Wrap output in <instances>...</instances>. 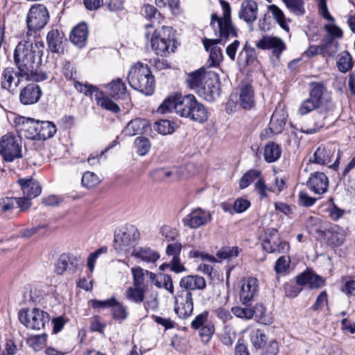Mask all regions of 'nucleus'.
Instances as JSON below:
<instances>
[{
	"label": "nucleus",
	"mask_w": 355,
	"mask_h": 355,
	"mask_svg": "<svg viewBox=\"0 0 355 355\" xmlns=\"http://www.w3.org/2000/svg\"><path fill=\"white\" fill-rule=\"evenodd\" d=\"M76 260L74 257L67 254H62L60 256L55 263V272L58 275H62L67 269L76 267Z\"/></svg>",
	"instance_id": "obj_32"
},
{
	"label": "nucleus",
	"mask_w": 355,
	"mask_h": 355,
	"mask_svg": "<svg viewBox=\"0 0 355 355\" xmlns=\"http://www.w3.org/2000/svg\"><path fill=\"white\" fill-rule=\"evenodd\" d=\"M49 20V14L46 7L43 4L33 5L26 17V24L28 28L27 35L32 32L40 31L44 28Z\"/></svg>",
	"instance_id": "obj_4"
},
{
	"label": "nucleus",
	"mask_w": 355,
	"mask_h": 355,
	"mask_svg": "<svg viewBox=\"0 0 355 355\" xmlns=\"http://www.w3.org/2000/svg\"><path fill=\"white\" fill-rule=\"evenodd\" d=\"M174 109L181 117L188 118L198 123H204L208 119V112L193 94H176L164 101L157 112L165 114Z\"/></svg>",
	"instance_id": "obj_2"
},
{
	"label": "nucleus",
	"mask_w": 355,
	"mask_h": 355,
	"mask_svg": "<svg viewBox=\"0 0 355 355\" xmlns=\"http://www.w3.org/2000/svg\"><path fill=\"white\" fill-rule=\"evenodd\" d=\"M210 26L216 33L218 32L220 37L218 39H222V41L237 36V30L232 21L211 19Z\"/></svg>",
	"instance_id": "obj_15"
},
{
	"label": "nucleus",
	"mask_w": 355,
	"mask_h": 355,
	"mask_svg": "<svg viewBox=\"0 0 355 355\" xmlns=\"http://www.w3.org/2000/svg\"><path fill=\"white\" fill-rule=\"evenodd\" d=\"M107 252V247H102L95 252L91 253L87 258V266L89 271L92 272L94 270L95 262L97 258L103 253H106Z\"/></svg>",
	"instance_id": "obj_62"
},
{
	"label": "nucleus",
	"mask_w": 355,
	"mask_h": 355,
	"mask_svg": "<svg viewBox=\"0 0 355 355\" xmlns=\"http://www.w3.org/2000/svg\"><path fill=\"white\" fill-rule=\"evenodd\" d=\"M16 198H5L0 201L1 210L5 213L16 209Z\"/></svg>",
	"instance_id": "obj_64"
},
{
	"label": "nucleus",
	"mask_w": 355,
	"mask_h": 355,
	"mask_svg": "<svg viewBox=\"0 0 355 355\" xmlns=\"http://www.w3.org/2000/svg\"><path fill=\"white\" fill-rule=\"evenodd\" d=\"M156 5L159 8H168V9L175 14L179 8V0H155Z\"/></svg>",
	"instance_id": "obj_61"
},
{
	"label": "nucleus",
	"mask_w": 355,
	"mask_h": 355,
	"mask_svg": "<svg viewBox=\"0 0 355 355\" xmlns=\"http://www.w3.org/2000/svg\"><path fill=\"white\" fill-rule=\"evenodd\" d=\"M258 292V281L256 278L249 277L243 280L241 291L240 300L243 304H250Z\"/></svg>",
	"instance_id": "obj_14"
},
{
	"label": "nucleus",
	"mask_w": 355,
	"mask_h": 355,
	"mask_svg": "<svg viewBox=\"0 0 355 355\" xmlns=\"http://www.w3.org/2000/svg\"><path fill=\"white\" fill-rule=\"evenodd\" d=\"M39 133L37 140H46L51 138L55 134L57 128L55 125L49 121H39Z\"/></svg>",
	"instance_id": "obj_34"
},
{
	"label": "nucleus",
	"mask_w": 355,
	"mask_h": 355,
	"mask_svg": "<svg viewBox=\"0 0 355 355\" xmlns=\"http://www.w3.org/2000/svg\"><path fill=\"white\" fill-rule=\"evenodd\" d=\"M250 340L256 349H261L266 345L267 336L263 330L257 329L250 331Z\"/></svg>",
	"instance_id": "obj_42"
},
{
	"label": "nucleus",
	"mask_w": 355,
	"mask_h": 355,
	"mask_svg": "<svg viewBox=\"0 0 355 355\" xmlns=\"http://www.w3.org/2000/svg\"><path fill=\"white\" fill-rule=\"evenodd\" d=\"M282 150L279 146L274 142L266 144L264 147L263 157L268 163L277 161L281 156Z\"/></svg>",
	"instance_id": "obj_36"
},
{
	"label": "nucleus",
	"mask_w": 355,
	"mask_h": 355,
	"mask_svg": "<svg viewBox=\"0 0 355 355\" xmlns=\"http://www.w3.org/2000/svg\"><path fill=\"white\" fill-rule=\"evenodd\" d=\"M148 123L141 119H135L130 121L123 130L125 136L132 137L136 135L142 134Z\"/></svg>",
	"instance_id": "obj_30"
},
{
	"label": "nucleus",
	"mask_w": 355,
	"mask_h": 355,
	"mask_svg": "<svg viewBox=\"0 0 355 355\" xmlns=\"http://www.w3.org/2000/svg\"><path fill=\"white\" fill-rule=\"evenodd\" d=\"M272 239H279L278 232L275 228H268L265 230L263 239L262 242V247L266 251H274L275 249L272 248L270 242Z\"/></svg>",
	"instance_id": "obj_49"
},
{
	"label": "nucleus",
	"mask_w": 355,
	"mask_h": 355,
	"mask_svg": "<svg viewBox=\"0 0 355 355\" xmlns=\"http://www.w3.org/2000/svg\"><path fill=\"white\" fill-rule=\"evenodd\" d=\"M0 153L6 162H12L22 157L21 140L12 133L3 135L0 139Z\"/></svg>",
	"instance_id": "obj_6"
},
{
	"label": "nucleus",
	"mask_w": 355,
	"mask_h": 355,
	"mask_svg": "<svg viewBox=\"0 0 355 355\" xmlns=\"http://www.w3.org/2000/svg\"><path fill=\"white\" fill-rule=\"evenodd\" d=\"M37 126H39V120L28 118L23 121L22 124L19 125V130L25 137L33 140H37L38 134L37 133Z\"/></svg>",
	"instance_id": "obj_24"
},
{
	"label": "nucleus",
	"mask_w": 355,
	"mask_h": 355,
	"mask_svg": "<svg viewBox=\"0 0 355 355\" xmlns=\"http://www.w3.org/2000/svg\"><path fill=\"white\" fill-rule=\"evenodd\" d=\"M46 40L49 49L51 52L64 53V42H67V39L62 33L58 30H51L47 34Z\"/></svg>",
	"instance_id": "obj_18"
},
{
	"label": "nucleus",
	"mask_w": 355,
	"mask_h": 355,
	"mask_svg": "<svg viewBox=\"0 0 355 355\" xmlns=\"http://www.w3.org/2000/svg\"><path fill=\"white\" fill-rule=\"evenodd\" d=\"M206 73H209V71L201 68L190 73L187 78L188 87L191 89L198 90L202 85V82L207 79V77H205Z\"/></svg>",
	"instance_id": "obj_31"
},
{
	"label": "nucleus",
	"mask_w": 355,
	"mask_h": 355,
	"mask_svg": "<svg viewBox=\"0 0 355 355\" xmlns=\"http://www.w3.org/2000/svg\"><path fill=\"white\" fill-rule=\"evenodd\" d=\"M160 234L164 236L168 241H173L178 236V232L174 227L164 225L160 228Z\"/></svg>",
	"instance_id": "obj_63"
},
{
	"label": "nucleus",
	"mask_w": 355,
	"mask_h": 355,
	"mask_svg": "<svg viewBox=\"0 0 355 355\" xmlns=\"http://www.w3.org/2000/svg\"><path fill=\"white\" fill-rule=\"evenodd\" d=\"M110 95L116 99H125L128 97V94L126 91V86L121 79H116L112 80L107 86Z\"/></svg>",
	"instance_id": "obj_26"
},
{
	"label": "nucleus",
	"mask_w": 355,
	"mask_h": 355,
	"mask_svg": "<svg viewBox=\"0 0 355 355\" xmlns=\"http://www.w3.org/2000/svg\"><path fill=\"white\" fill-rule=\"evenodd\" d=\"M132 255L147 263H155L159 258L158 252L149 248L135 249L132 252Z\"/></svg>",
	"instance_id": "obj_35"
},
{
	"label": "nucleus",
	"mask_w": 355,
	"mask_h": 355,
	"mask_svg": "<svg viewBox=\"0 0 355 355\" xmlns=\"http://www.w3.org/2000/svg\"><path fill=\"white\" fill-rule=\"evenodd\" d=\"M146 32L145 33L146 37L149 38L152 35L151 37H157L158 40L166 41L168 43L172 44L171 50L172 52L174 51L175 46V35L172 27L162 26L161 29L154 30L153 24H149L146 25Z\"/></svg>",
	"instance_id": "obj_12"
},
{
	"label": "nucleus",
	"mask_w": 355,
	"mask_h": 355,
	"mask_svg": "<svg viewBox=\"0 0 355 355\" xmlns=\"http://www.w3.org/2000/svg\"><path fill=\"white\" fill-rule=\"evenodd\" d=\"M327 242L330 245L340 246L345 240V233L343 228L337 225L330 226Z\"/></svg>",
	"instance_id": "obj_27"
},
{
	"label": "nucleus",
	"mask_w": 355,
	"mask_h": 355,
	"mask_svg": "<svg viewBox=\"0 0 355 355\" xmlns=\"http://www.w3.org/2000/svg\"><path fill=\"white\" fill-rule=\"evenodd\" d=\"M135 145L137 148V153L141 156L146 155L150 148V141L144 137L136 138Z\"/></svg>",
	"instance_id": "obj_53"
},
{
	"label": "nucleus",
	"mask_w": 355,
	"mask_h": 355,
	"mask_svg": "<svg viewBox=\"0 0 355 355\" xmlns=\"http://www.w3.org/2000/svg\"><path fill=\"white\" fill-rule=\"evenodd\" d=\"M147 290L135 286H129L124 292L125 298L130 302L141 304L145 300Z\"/></svg>",
	"instance_id": "obj_28"
},
{
	"label": "nucleus",
	"mask_w": 355,
	"mask_h": 355,
	"mask_svg": "<svg viewBox=\"0 0 355 355\" xmlns=\"http://www.w3.org/2000/svg\"><path fill=\"white\" fill-rule=\"evenodd\" d=\"M309 98L320 105L322 96L325 91L322 82H311L309 83Z\"/></svg>",
	"instance_id": "obj_39"
},
{
	"label": "nucleus",
	"mask_w": 355,
	"mask_h": 355,
	"mask_svg": "<svg viewBox=\"0 0 355 355\" xmlns=\"http://www.w3.org/2000/svg\"><path fill=\"white\" fill-rule=\"evenodd\" d=\"M306 185L312 192L321 195L327 191L329 180L324 173L315 172L311 174Z\"/></svg>",
	"instance_id": "obj_16"
},
{
	"label": "nucleus",
	"mask_w": 355,
	"mask_h": 355,
	"mask_svg": "<svg viewBox=\"0 0 355 355\" xmlns=\"http://www.w3.org/2000/svg\"><path fill=\"white\" fill-rule=\"evenodd\" d=\"M212 219L211 214L209 211L201 208H196L187 215L183 219L182 223L184 226L191 229H197L205 225Z\"/></svg>",
	"instance_id": "obj_10"
},
{
	"label": "nucleus",
	"mask_w": 355,
	"mask_h": 355,
	"mask_svg": "<svg viewBox=\"0 0 355 355\" xmlns=\"http://www.w3.org/2000/svg\"><path fill=\"white\" fill-rule=\"evenodd\" d=\"M239 104L245 110H250L253 107L254 89L252 85L246 84L241 88Z\"/></svg>",
	"instance_id": "obj_25"
},
{
	"label": "nucleus",
	"mask_w": 355,
	"mask_h": 355,
	"mask_svg": "<svg viewBox=\"0 0 355 355\" xmlns=\"http://www.w3.org/2000/svg\"><path fill=\"white\" fill-rule=\"evenodd\" d=\"M100 94L102 95V96L96 98L97 104L99 106L114 113H118L120 111L119 106L112 100H111L109 97L103 95L102 92H101Z\"/></svg>",
	"instance_id": "obj_48"
},
{
	"label": "nucleus",
	"mask_w": 355,
	"mask_h": 355,
	"mask_svg": "<svg viewBox=\"0 0 355 355\" xmlns=\"http://www.w3.org/2000/svg\"><path fill=\"white\" fill-rule=\"evenodd\" d=\"M319 107L320 105L309 97L307 99L302 102L298 109V112L301 115H304Z\"/></svg>",
	"instance_id": "obj_57"
},
{
	"label": "nucleus",
	"mask_w": 355,
	"mask_h": 355,
	"mask_svg": "<svg viewBox=\"0 0 355 355\" xmlns=\"http://www.w3.org/2000/svg\"><path fill=\"white\" fill-rule=\"evenodd\" d=\"M256 46L261 50H272V54L279 58L286 49L284 42L279 37L265 35L256 42Z\"/></svg>",
	"instance_id": "obj_11"
},
{
	"label": "nucleus",
	"mask_w": 355,
	"mask_h": 355,
	"mask_svg": "<svg viewBox=\"0 0 355 355\" xmlns=\"http://www.w3.org/2000/svg\"><path fill=\"white\" fill-rule=\"evenodd\" d=\"M172 44L166 41L157 39V37H151V46L152 49L157 55L161 56L166 55L168 53L169 47Z\"/></svg>",
	"instance_id": "obj_45"
},
{
	"label": "nucleus",
	"mask_w": 355,
	"mask_h": 355,
	"mask_svg": "<svg viewBox=\"0 0 355 355\" xmlns=\"http://www.w3.org/2000/svg\"><path fill=\"white\" fill-rule=\"evenodd\" d=\"M137 235H138V232L134 227L128 230L126 232L117 233L114 236L115 249L119 251H123V248L130 245L132 241L135 239Z\"/></svg>",
	"instance_id": "obj_21"
},
{
	"label": "nucleus",
	"mask_w": 355,
	"mask_h": 355,
	"mask_svg": "<svg viewBox=\"0 0 355 355\" xmlns=\"http://www.w3.org/2000/svg\"><path fill=\"white\" fill-rule=\"evenodd\" d=\"M258 179L254 184L256 191H258L260 198L267 197V186L265 184L263 178L261 177V173L257 169H251L245 173L239 181V187L241 189L247 188L252 182Z\"/></svg>",
	"instance_id": "obj_7"
},
{
	"label": "nucleus",
	"mask_w": 355,
	"mask_h": 355,
	"mask_svg": "<svg viewBox=\"0 0 355 355\" xmlns=\"http://www.w3.org/2000/svg\"><path fill=\"white\" fill-rule=\"evenodd\" d=\"M42 94L40 87L35 83L28 84L19 93V101L25 105L37 103Z\"/></svg>",
	"instance_id": "obj_17"
},
{
	"label": "nucleus",
	"mask_w": 355,
	"mask_h": 355,
	"mask_svg": "<svg viewBox=\"0 0 355 355\" xmlns=\"http://www.w3.org/2000/svg\"><path fill=\"white\" fill-rule=\"evenodd\" d=\"M236 338V334L233 328L228 325H225L220 337L221 343L227 347H231Z\"/></svg>",
	"instance_id": "obj_50"
},
{
	"label": "nucleus",
	"mask_w": 355,
	"mask_h": 355,
	"mask_svg": "<svg viewBox=\"0 0 355 355\" xmlns=\"http://www.w3.org/2000/svg\"><path fill=\"white\" fill-rule=\"evenodd\" d=\"M15 71L13 67L4 68L1 73V85L3 89H9L12 87V84L15 80L14 76L20 77Z\"/></svg>",
	"instance_id": "obj_41"
},
{
	"label": "nucleus",
	"mask_w": 355,
	"mask_h": 355,
	"mask_svg": "<svg viewBox=\"0 0 355 355\" xmlns=\"http://www.w3.org/2000/svg\"><path fill=\"white\" fill-rule=\"evenodd\" d=\"M332 157L331 151L326 148L324 146H320L312 157H310V162L318 164H327L330 162Z\"/></svg>",
	"instance_id": "obj_33"
},
{
	"label": "nucleus",
	"mask_w": 355,
	"mask_h": 355,
	"mask_svg": "<svg viewBox=\"0 0 355 355\" xmlns=\"http://www.w3.org/2000/svg\"><path fill=\"white\" fill-rule=\"evenodd\" d=\"M207 79L205 80L204 85L198 89L199 95L207 101H213L219 96V83L218 75L211 71L205 73Z\"/></svg>",
	"instance_id": "obj_9"
},
{
	"label": "nucleus",
	"mask_w": 355,
	"mask_h": 355,
	"mask_svg": "<svg viewBox=\"0 0 355 355\" xmlns=\"http://www.w3.org/2000/svg\"><path fill=\"white\" fill-rule=\"evenodd\" d=\"M174 123L164 119L157 121L154 124V130L163 135L171 134L174 131Z\"/></svg>",
	"instance_id": "obj_52"
},
{
	"label": "nucleus",
	"mask_w": 355,
	"mask_h": 355,
	"mask_svg": "<svg viewBox=\"0 0 355 355\" xmlns=\"http://www.w3.org/2000/svg\"><path fill=\"white\" fill-rule=\"evenodd\" d=\"M288 9L297 17L303 16L306 10L304 0H282Z\"/></svg>",
	"instance_id": "obj_43"
},
{
	"label": "nucleus",
	"mask_w": 355,
	"mask_h": 355,
	"mask_svg": "<svg viewBox=\"0 0 355 355\" xmlns=\"http://www.w3.org/2000/svg\"><path fill=\"white\" fill-rule=\"evenodd\" d=\"M88 35L87 26L85 23L79 24L71 31L70 35L71 42L79 48L85 46Z\"/></svg>",
	"instance_id": "obj_22"
},
{
	"label": "nucleus",
	"mask_w": 355,
	"mask_h": 355,
	"mask_svg": "<svg viewBox=\"0 0 355 355\" xmlns=\"http://www.w3.org/2000/svg\"><path fill=\"white\" fill-rule=\"evenodd\" d=\"M241 251L237 246H224L218 250L216 255L218 259H230L238 257Z\"/></svg>",
	"instance_id": "obj_46"
},
{
	"label": "nucleus",
	"mask_w": 355,
	"mask_h": 355,
	"mask_svg": "<svg viewBox=\"0 0 355 355\" xmlns=\"http://www.w3.org/2000/svg\"><path fill=\"white\" fill-rule=\"evenodd\" d=\"M175 311L179 318L185 319L193 313V304L192 294L187 290H181L178 292L175 297Z\"/></svg>",
	"instance_id": "obj_8"
},
{
	"label": "nucleus",
	"mask_w": 355,
	"mask_h": 355,
	"mask_svg": "<svg viewBox=\"0 0 355 355\" xmlns=\"http://www.w3.org/2000/svg\"><path fill=\"white\" fill-rule=\"evenodd\" d=\"M18 318L21 324L28 329L40 330L44 328L49 321V315L39 309H22L18 313Z\"/></svg>",
	"instance_id": "obj_5"
},
{
	"label": "nucleus",
	"mask_w": 355,
	"mask_h": 355,
	"mask_svg": "<svg viewBox=\"0 0 355 355\" xmlns=\"http://www.w3.org/2000/svg\"><path fill=\"white\" fill-rule=\"evenodd\" d=\"M222 42V39L205 38L202 43L206 51H209V58L208 60L210 67L218 66L223 60V56L220 47L217 46Z\"/></svg>",
	"instance_id": "obj_13"
},
{
	"label": "nucleus",
	"mask_w": 355,
	"mask_h": 355,
	"mask_svg": "<svg viewBox=\"0 0 355 355\" xmlns=\"http://www.w3.org/2000/svg\"><path fill=\"white\" fill-rule=\"evenodd\" d=\"M272 17L279 24L280 27L286 32L289 31V27L286 21L285 15L283 11L277 6L271 5L269 8Z\"/></svg>",
	"instance_id": "obj_47"
},
{
	"label": "nucleus",
	"mask_w": 355,
	"mask_h": 355,
	"mask_svg": "<svg viewBox=\"0 0 355 355\" xmlns=\"http://www.w3.org/2000/svg\"><path fill=\"white\" fill-rule=\"evenodd\" d=\"M272 248L275 249L274 251H267L269 253H282L285 252L289 249V244L288 242L282 241L279 236V239H272L270 242Z\"/></svg>",
	"instance_id": "obj_59"
},
{
	"label": "nucleus",
	"mask_w": 355,
	"mask_h": 355,
	"mask_svg": "<svg viewBox=\"0 0 355 355\" xmlns=\"http://www.w3.org/2000/svg\"><path fill=\"white\" fill-rule=\"evenodd\" d=\"M131 271L132 274V286L148 290V284L146 281L145 270L141 267H135L132 268Z\"/></svg>",
	"instance_id": "obj_38"
},
{
	"label": "nucleus",
	"mask_w": 355,
	"mask_h": 355,
	"mask_svg": "<svg viewBox=\"0 0 355 355\" xmlns=\"http://www.w3.org/2000/svg\"><path fill=\"white\" fill-rule=\"evenodd\" d=\"M220 3L223 9V16L218 17L216 13H212L211 15V19L232 21V9L230 3L224 0H221Z\"/></svg>",
	"instance_id": "obj_54"
},
{
	"label": "nucleus",
	"mask_w": 355,
	"mask_h": 355,
	"mask_svg": "<svg viewBox=\"0 0 355 355\" xmlns=\"http://www.w3.org/2000/svg\"><path fill=\"white\" fill-rule=\"evenodd\" d=\"M180 286L182 290H202L206 287L204 277L198 275H187L181 279Z\"/></svg>",
	"instance_id": "obj_23"
},
{
	"label": "nucleus",
	"mask_w": 355,
	"mask_h": 355,
	"mask_svg": "<svg viewBox=\"0 0 355 355\" xmlns=\"http://www.w3.org/2000/svg\"><path fill=\"white\" fill-rule=\"evenodd\" d=\"M286 114L282 110H275L269 123L270 130L275 134L281 132L286 124Z\"/></svg>",
	"instance_id": "obj_29"
},
{
	"label": "nucleus",
	"mask_w": 355,
	"mask_h": 355,
	"mask_svg": "<svg viewBox=\"0 0 355 355\" xmlns=\"http://www.w3.org/2000/svg\"><path fill=\"white\" fill-rule=\"evenodd\" d=\"M111 307L112 308V315L115 320H125L128 317V313L127 309L122 304L116 301V303L113 304Z\"/></svg>",
	"instance_id": "obj_56"
},
{
	"label": "nucleus",
	"mask_w": 355,
	"mask_h": 355,
	"mask_svg": "<svg viewBox=\"0 0 355 355\" xmlns=\"http://www.w3.org/2000/svg\"><path fill=\"white\" fill-rule=\"evenodd\" d=\"M327 116V111L325 109H321L317 111V113L315 114V121L314 125L315 128L307 129L304 130V132L307 134H313L315 132L318 131L320 128H323L326 123L325 120Z\"/></svg>",
	"instance_id": "obj_44"
},
{
	"label": "nucleus",
	"mask_w": 355,
	"mask_h": 355,
	"mask_svg": "<svg viewBox=\"0 0 355 355\" xmlns=\"http://www.w3.org/2000/svg\"><path fill=\"white\" fill-rule=\"evenodd\" d=\"M128 80L134 89L145 95H151L155 90V81L150 67L140 62L131 66Z\"/></svg>",
	"instance_id": "obj_3"
},
{
	"label": "nucleus",
	"mask_w": 355,
	"mask_h": 355,
	"mask_svg": "<svg viewBox=\"0 0 355 355\" xmlns=\"http://www.w3.org/2000/svg\"><path fill=\"white\" fill-rule=\"evenodd\" d=\"M253 317L260 323L263 324H270L273 322V318L266 313V309L261 304H257L252 309Z\"/></svg>",
	"instance_id": "obj_40"
},
{
	"label": "nucleus",
	"mask_w": 355,
	"mask_h": 355,
	"mask_svg": "<svg viewBox=\"0 0 355 355\" xmlns=\"http://www.w3.org/2000/svg\"><path fill=\"white\" fill-rule=\"evenodd\" d=\"M257 3L252 0H247L242 2L239 12V17L243 19L248 24H252L257 19Z\"/></svg>",
	"instance_id": "obj_19"
},
{
	"label": "nucleus",
	"mask_w": 355,
	"mask_h": 355,
	"mask_svg": "<svg viewBox=\"0 0 355 355\" xmlns=\"http://www.w3.org/2000/svg\"><path fill=\"white\" fill-rule=\"evenodd\" d=\"M44 46L35 40L21 41L16 46L13 59L20 78L26 80L43 81L47 79V75L38 71L42 63Z\"/></svg>",
	"instance_id": "obj_1"
},
{
	"label": "nucleus",
	"mask_w": 355,
	"mask_h": 355,
	"mask_svg": "<svg viewBox=\"0 0 355 355\" xmlns=\"http://www.w3.org/2000/svg\"><path fill=\"white\" fill-rule=\"evenodd\" d=\"M338 42L331 38L325 44L321 45L320 54L324 57H334L338 51Z\"/></svg>",
	"instance_id": "obj_51"
},
{
	"label": "nucleus",
	"mask_w": 355,
	"mask_h": 355,
	"mask_svg": "<svg viewBox=\"0 0 355 355\" xmlns=\"http://www.w3.org/2000/svg\"><path fill=\"white\" fill-rule=\"evenodd\" d=\"M336 66L343 73L349 71L354 66L352 57L347 51L341 52L337 57Z\"/></svg>",
	"instance_id": "obj_37"
},
{
	"label": "nucleus",
	"mask_w": 355,
	"mask_h": 355,
	"mask_svg": "<svg viewBox=\"0 0 355 355\" xmlns=\"http://www.w3.org/2000/svg\"><path fill=\"white\" fill-rule=\"evenodd\" d=\"M232 312L237 318L249 320L253 318L252 309L245 307L234 306L232 308Z\"/></svg>",
	"instance_id": "obj_60"
},
{
	"label": "nucleus",
	"mask_w": 355,
	"mask_h": 355,
	"mask_svg": "<svg viewBox=\"0 0 355 355\" xmlns=\"http://www.w3.org/2000/svg\"><path fill=\"white\" fill-rule=\"evenodd\" d=\"M73 85L78 92L83 93L86 96L98 92V89L96 87L89 84H83L76 80H73Z\"/></svg>",
	"instance_id": "obj_55"
},
{
	"label": "nucleus",
	"mask_w": 355,
	"mask_h": 355,
	"mask_svg": "<svg viewBox=\"0 0 355 355\" xmlns=\"http://www.w3.org/2000/svg\"><path fill=\"white\" fill-rule=\"evenodd\" d=\"M81 182L84 187L89 188L97 185L100 182V180L94 173L87 171L84 173Z\"/></svg>",
	"instance_id": "obj_58"
},
{
	"label": "nucleus",
	"mask_w": 355,
	"mask_h": 355,
	"mask_svg": "<svg viewBox=\"0 0 355 355\" xmlns=\"http://www.w3.org/2000/svg\"><path fill=\"white\" fill-rule=\"evenodd\" d=\"M18 183L21 187L24 196L28 199H33L41 193L42 188L40 184L32 178L19 179Z\"/></svg>",
	"instance_id": "obj_20"
}]
</instances>
